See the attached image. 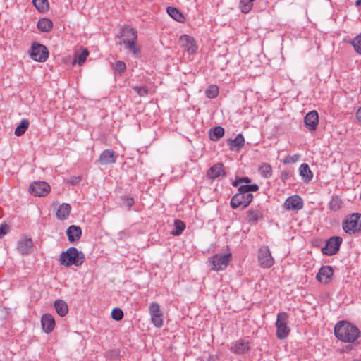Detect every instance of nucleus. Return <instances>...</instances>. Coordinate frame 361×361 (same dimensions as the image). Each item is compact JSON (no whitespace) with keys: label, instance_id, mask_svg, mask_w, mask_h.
Listing matches in <instances>:
<instances>
[{"label":"nucleus","instance_id":"f257e3e1","mask_svg":"<svg viewBox=\"0 0 361 361\" xmlns=\"http://www.w3.org/2000/svg\"><path fill=\"white\" fill-rule=\"evenodd\" d=\"M335 336L342 342L353 343L360 336V329L347 321H339L334 327Z\"/></svg>","mask_w":361,"mask_h":361},{"label":"nucleus","instance_id":"f03ea898","mask_svg":"<svg viewBox=\"0 0 361 361\" xmlns=\"http://www.w3.org/2000/svg\"><path fill=\"white\" fill-rule=\"evenodd\" d=\"M85 260V255L76 247H71L62 252L60 255L59 262L61 265L69 267L73 265L79 267Z\"/></svg>","mask_w":361,"mask_h":361},{"label":"nucleus","instance_id":"7ed1b4c3","mask_svg":"<svg viewBox=\"0 0 361 361\" xmlns=\"http://www.w3.org/2000/svg\"><path fill=\"white\" fill-rule=\"evenodd\" d=\"M120 35L123 37L122 41L119 42L120 44H123L125 47L133 54H137L140 52L139 48L135 44L137 35L135 29L126 27L121 30Z\"/></svg>","mask_w":361,"mask_h":361},{"label":"nucleus","instance_id":"20e7f679","mask_svg":"<svg viewBox=\"0 0 361 361\" xmlns=\"http://www.w3.org/2000/svg\"><path fill=\"white\" fill-rule=\"evenodd\" d=\"M343 231L348 234L361 231V214H353L342 224Z\"/></svg>","mask_w":361,"mask_h":361},{"label":"nucleus","instance_id":"39448f33","mask_svg":"<svg viewBox=\"0 0 361 361\" xmlns=\"http://www.w3.org/2000/svg\"><path fill=\"white\" fill-rule=\"evenodd\" d=\"M288 319V315L286 312H280L277 315L275 325L276 327V336L279 339L286 338L290 333V329L287 324Z\"/></svg>","mask_w":361,"mask_h":361},{"label":"nucleus","instance_id":"423d86ee","mask_svg":"<svg viewBox=\"0 0 361 361\" xmlns=\"http://www.w3.org/2000/svg\"><path fill=\"white\" fill-rule=\"evenodd\" d=\"M253 195L243 191H238L232 198L230 205L233 209H237L242 207L243 209L246 208L252 201Z\"/></svg>","mask_w":361,"mask_h":361},{"label":"nucleus","instance_id":"0eeeda50","mask_svg":"<svg viewBox=\"0 0 361 361\" xmlns=\"http://www.w3.org/2000/svg\"><path fill=\"white\" fill-rule=\"evenodd\" d=\"M231 253L217 254L210 261L212 269L215 271L224 270L231 260Z\"/></svg>","mask_w":361,"mask_h":361},{"label":"nucleus","instance_id":"6e6552de","mask_svg":"<svg viewBox=\"0 0 361 361\" xmlns=\"http://www.w3.org/2000/svg\"><path fill=\"white\" fill-rule=\"evenodd\" d=\"M343 239L339 236H333L326 240V245L322 249L324 255L331 256L336 255L340 249Z\"/></svg>","mask_w":361,"mask_h":361},{"label":"nucleus","instance_id":"1a4fd4ad","mask_svg":"<svg viewBox=\"0 0 361 361\" xmlns=\"http://www.w3.org/2000/svg\"><path fill=\"white\" fill-rule=\"evenodd\" d=\"M30 56L36 61L44 62L48 58L49 51L45 46L38 43H33Z\"/></svg>","mask_w":361,"mask_h":361},{"label":"nucleus","instance_id":"9d476101","mask_svg":"<svg viewBox=\"0 0 361 361\" xmlns=\"http://www.w3.org/2000/svg\"><path fill=\"white\" fill-rule=\"evenodd\" d=\"M49 185L44 181H35L29 186V192L36 197L46 196L50 191Z\"/></svg>","mask_w":361,"mask_h":361},{"label":"nucleus","instance_id":"9b49d317","mask_svg":"<svg viewBox=\"0 0 361 361\" xmlns=\"http://www.w3.org/2000/svg\"><path fill=\"white\" fill-rule=\"evenodd\" d=\"M258 261L260 266L263 268H270L274 264V258L272 257L270 250L267 246H263L259 248Z\"/></svg>","mask_w":361,"mask_h":361},{"label":"nucleus","instance_id":"f8f14e48","mask_svg":"<svg viewBox=\"0 0 361 361\" xmlns=\"http://www.w3.org/2000/svg\"><path fill=\"white\" fill-rule=\"evenodd\" d=\"M149 310L154 325L157 328L161 327L163 326V312L159 305L157 302H152L150 304Z\"/></svg>","mask_w":361,"mask_h":361},{"label":"nucleus","instance_id":"ddd939ff","mask_svg":"<svg viewBox=\"0 0 361 361\" xmlns=\"http://www.w3.org/2000/svg\"><path fill=\"white\" fill-rule=\"evenodd\" d=\"M303 207L302 199L298 195L288 197L284 202V207L288 210H299Z\"/></svg>","mask_w":361,"mask_h":361},{"label":"nucleus","instance_id":"4468645a","mask_svg":"<svg viewBox=\"0 0 361 361\" xmlns=\"http://www.w3.org/2000/svg\"><path fill=\"white\" fill-rule=\"evenodd\" d=\"M319 123V116L316 111L307 113L304 118L305 126L310 131L315 130Z\"/></svg>","mask_w":361,"mask_h":361},{"label":"nucleus","instance_id":"2eb2a0df","mask_svg":"<svg viewBox=\"0 0 361 361\" xmlns=\"http://www.w3.org/2000/svg\"><path fill=\"white\" fill-rule=\"evenodd\" d=\"M226 172L224 169V165L222 163H217L214 165H213L212 167H210L207 172V176L208 178L211 179L212 180L219 178L221 176H225Z\"/></svg>","mask_w":361,"mask_h":361},{"label":"nucleus","instance_id":"dca6fc26","mask_svg":"<svg viewBox=\"0 0 361 361\" xmlns=\"http://www.w3.org/2000/svg\"><path fill=\"white\" fill-rule=\"evenodd\" d=\"M333 273V269L330 266H324L317 273V279L319 282L326 284L331 281Z\"/></svg>","mask_w":361,"mask_h":361},{"label":"nucleus","instance_id":"f3484780","mask_svg":"<svg viewBox=\"0 0 361 361\" xmlns=\"http://www.w3.org/2000/svg\"><path fill=\"white\" fill-rule=\"evenodd\" d=\"M117 155L111 149H106L102 152L99 158V163L101 165H108L116 162Z\"/></svg>","mask_w":361,"mask_h":361},{"label":"nucleus","instance_id":"a211bd4d","mask_svg":"<svg viewBox=\"0 0 361 361\" xmlns=\"http://www.w3.org/2000/svg\"><path fill=\"white\" fill-rule=\"evenodd\" d=\"M41 324L43 330L47 334L51 333L55 326V320L50 314H44L41 319Z\"/></svg>","mask_w":361,"mask_h":361},{"label":"nucleus","instance_id":"6ab92c4d","mask_svg":"<svg viewBox=\"0 0 361 361\" xmlns=\"http://www.w3.org/2000/svg\"><path fill=\"white\" fill-rule=\"evenodd\" d=\"M66 234L70 243H75L79 240L82 235V229L79 226L71 225L67 231Z\"/></svg>","mask_w":361,"mask_h":361},{"label":"nucleus","instance_id":"aec40b11","mask_svg":"<svg viewBox=\"0 0 361 361\" xmlns=\"http://www.w3.org/2000/svg\"><path fill=\"white\" fill-rule=\"evenodd\" d=\"M182 46L190 53L193 54L197 50V46L192 37L183 35L180 37Z\"/></svg>","mask_w":361,"mask_h":361},{"label":"nucleus","instance_id":"412c9836","mask_svg":"<svg viewBox=\"0 0 361 361\" xmlns=\"http://www.w3.org/2000/svg\"><path fill=\"white\" fill-rule=\"evenodd\" d=\"M250 349L248 343H245L243 340H238L233 344L231 348V352L235 354H244Z\"/></svg>","mask_w":361,"mask_h":361},{"label":"nucleus","instance_id":"4be33fe9","mask_svg":"<svg viewBox=\"0 0 361 361\" xmlns=\"http://www.w3.org/2000/svg\"><path fill=\"white\" fill-rule=\"evenodd\" d=\"M71 207L68 203H63L61 205H59L56 216V218L61 221L66 220L68 219L70 212H71Z\"/></svg>","mask_w":361,"mask_h":361},{"label":"nucleus","instance_id":"5701e85b","mask_svg":"<svg viewBox=\"0 0 361 361\" xmlns=\"http://www.w3.org/2000/svg\"><path fill=\"white\" fill-rule=\"evenodd\" d=\"M32 247V241L30 238H24L18 241V249L22 255L28 254Z\"/></svg>","mask_w":361,"mask_h":361},{"label":"nucleus","instance_id":"b1692460","mask_svg":"<svg viewBox=\"0 0 361 361\" xmlns=\"http://www.w3.org/2000/svg\"><path fill=\"white\" fill-rule=\"evenodd\" d=\"M300 175L302 177L305 181L309 182L312 179L313 174L307 164H302L299 168Z\"/></svg>","mask_w":361,"mask_h":361},{"label":"nucleus","instance_id":"393cba45","mask_svg":"<svg viewBox=\"0 0 361 361\" xmlns=\"http://www.w3.org/2000/svg\"><path fill=\"white\" fill-rule=\"evenodd\" d=\"M54 307L57 314L61 317H64L68 313V305L62 300H56L54 302Z\"/></svg>","mask_w":361,"mask_h":361},{"label":"nucleus","instance_id":"a878e982","mask_svg":"<svg viewBox=\"0 0 361 361\" xmlns=\"http://www.w3.org/2000/svg\"><path fill=\"white\" fill-rule=\"evenodd\" d=\"M166 11L167 13L175 20L180 23L184 22L185 19L184 16L176 8L169 6L166 9Z\"/></svg>","mask_w":361,"mask_h":361},{"label":"nucleus","instance_id":"bb28decb","mask_svg":"<svg viewBox=\"0 0 361 361\" xmlns=\"http://www.w3.org/2000/svg\"><path fill=\"white\" fill-rule=\"evenodd\" d=\"M262 218V214L258 209H250L247 212V221L250 224H256Z\"/></svg>","mask_w":361,"mask_h":361},{"label":"nucleus","instance_id":"cd10ccee","mask_svg":"<svg viewBox=\"0 0 361 361\" xmlns=\"http://www.w3.org/2000/svg\"><path fill=\"white\" fill-rule=\"evenodd\" d=\"M37 28L42 32H49L53 27V23L48 18H42L37 23Z\"/></svg>","mask_w":361,"mask_h":361},{"label":"nucleus","instance_id":"c85d7f7f","mask_svg":"<svg viewBox=\"0 0 361 361\" xmlns=\"http://www.w3.org/2000/svg\"><path fill=\"white\" fill-rule=\"evenodd\" d=\"M224 135V129L221 126H216L209 131V137L213 141H217Z\"/></svg>","mask_w":361,"mask_h":361},{"label":"nucleus","instance_id":"c756f323","mask_svg":"<svg viewBox=\"0 0 361 361\" xmlns=\"http://www.w3.org/2000/svg\"><path fill=\"white\" fill-rule=\"evenodd\" d=\"M245 139L242 134H238L233 140H228V145L231 148L234 147L240 149L243 147Z\"/></svg>","mask_w":361,"mask_h":361},{"label":"nucleus","instance_id":"7c9ffc66","mask_svg":"<svg viewBox=\"0 0 361 361\" xmlns=\"http://www.w3.org/2000/svg\"><path fill=\"white\" fill-rule=\"evenodd\" d=\"M185 228V224L183 221L179 219H176L174 221V229L171 233L174 236L180 235Z\"/></svg>","mask_w":361,"mask_h":361},{"label":"nucleus","instance_id":"2f4dec72","mask_svg":"<svg viewBox=\"0 0 361 361\" xmlns=\"http://www.w3.org/2000/svg\"><path fill=\"white\" fill-rule=\"evenodd\" d=\"M29 126V121L27 119H23L20 123L15 129V135L16 136L23 135Z\"/></svg>","mask_w":361,"mask_h":361},{"label":"nucleus","instance_id":"473e14b6","mask_svg":"<svg viewBox=\"0 0 361 361\" xmlns=\"http://www.w3.org/2000/svg\"><path fill=\"white\" fill-rule=\"evenodd\" d=\"M342 207V200L338 196H334L329 203V208L334 212L338 211Z\"/></svg>","mask_w":361,"mask_h":361},{"label":"nucleus","instance_id":"72a5a7b5","mask_svg":"<svg viewBox=\"0 0 361 361\" xmlns=\"http://www.w3.org/2000/svg\"><path fill=\"white\" fill-rule=\"evenodd\" d=\"M33 5L39 12H45L49 8L47 0H32Z\"/></svg>","mask_w":361,"mask_h":361},{"label":"nucleus","instance_id":"f704fd0d","mask_svg":"<svg viewBox=\"0 0 361 361\" xmlns=\"http://www.w3.org/2000/svg\"><path fill=\"white\" fill-rule=\"evenodd\" d=\"M206 96L209 99L216 98L219 94V87L216 85H211L205 90Z\"/></svg>","mask_w":361,"mask_h":361},{"label":"nucleus","instance_id":"c9c22d12","mask_svg":"<svg viewBox=\"0 0 361 361\" xmlns=\"http://www.w3.org/2000/svg\"><path fill=\"white\" fill-rule=\"evenodd\" d=\"M259 172L264 178H269L272 173L271 166L269 164H263L259 168Z\"/></svg>","mask_w":361,"mask_h":361},{"label":"nucleus","instance_id":"e433bc0d","mask_svg":"<svg viewBox=\"0 0 361 361\" xmlns=\"http://www.w3.org/2000/svg\"><path fill=\"white\" fill-rule=\"evenodd\" d=\"M259 188V185L257 184L254 183L251 185H241L240 186H239L238 190L250 193V192L257 191Z\"/></svg>","mask_w":361,"mask_h":361},{"label":"nucleus","instance_id":"4c0bfd02","mask_svg":"<svg viewBox=\"0 0 361 361\" xmlns=\"http://www.w3.org/2000/svg\"><path fill=\"white\" fill-rule=\"evenodd\" d=\"M350 43L355 51L361 55V34L354 37Z\"/></svg>","mask_w":361,"mask_h":361},{"label":"nucleus","instance_id":"58836bf2","mask_svg":"<svg viewBox=\"0 0 361 361\" xmlns=\"http://www.w3.org/2000/svg\"><path fill=\"white\" fill-rule=\"evenodd\" d=\"M113 68L116 73L121 75L126 71V63L122 61H117L113 66Z\"/></svg>","mask_w":361,"mask_h":361},{"label":"nucleus","instance_id":"ea45409f","mask_svg":"<svg viewBox=\"0 0 361 361\" xmlns=\"http://www.w3.org/2000/svg\"><path fill=\"white\" fill-rule=\"evenodd\" d=\"M133 90L140 97H145L148 94V88L146 86H134Z\"/></svg>","mask_w":361,"mask_h":361},{"label":"nucleus","instance_id":"a19ab883","mask_svg":"<svg viewBox=\"0 0 361 361\" xmlns=\"http://www.w3.org/2000/svg\"><path fill=\"white\" fill-rule=\"evenodd\" d=\"M300 155L298 154H295L294 155H289L284 158L283 160V164H293L297 162L300 159Z\"/></svg>","mask_w":361,"mask_h":361},{"label":"nucleus","instance_id":"79ce46f5","mask_svg":"<svg viewBox=\"0 0 361 361\" xmlns=\"http://www.w3.org/2000/svg\"><path fill=\"white\" fill-rule=\"evenodd\" d=\"M88 55H89V51H87V49H85L77 56L78 57V63L79 66H82L85 62Z\"/></svg>","mask_w":361,"mask_h":361},{"label":"nucleus","instance_id":"37998d69","mask_svg":"<svg viewBox=\"0 0 361 361\" xmlns=\"http://www.w3.org/2000/svg\"><path fill=\"white\" fill-rule=\"evenodd\" d=\"M111 317L116 321H119L123 317V311L120 308H114L111 312Z\"/></svg>","mask_w":361,"mask_h":361},{"label":"nucleus","instance_id":"c03bdc74","mask_svg":"<svg viewBox=\"0 0 361 361\" xmlns=\"http://www.w3.org/2000/svg\"><path fill=\"white\" fill-rule=\"evenodd\" d=\"M122 200L123 206L128 209H130L135 203L134 200L132 197H122Z\"/></svg>","mask_w":361,"mask_h":361},{"label":"nucleus","instance_id":"a18cd8bd","mask_svg":"<svg viewBox=\"0 0 361 361\" xmlns=\"http://www.w3.org/2000/svg\"><path fill=\"white\" fill-rule=\"evenodd\" d=\"M9 226L4 224L0 226V239L2 238L8 231Z\"/></svg>","mask_w":361,"mask_h":361},{"label":"nucleus","instance_id":"49530a36","mask_svg":"<svg viewBox=\"0 0 361 361\" xmlns=\"http://www.w3.org/2000/svg\"><path fill=\"white\" fill-rule=\"evenodd\" d=\"M290 177V173L287 170H283L281 171L280 178L283 181H286Z\"/></svg>","mask_w":361,"mask_h":361},{"label":"nucleus","instance_id":"de8ad7c7","mask_svg":"<svg viewBox=\"0 0 361 361\" xmlns=\"http://www.w3.org/2000/svg\"><path fill=\"white\" fill-rule=\"evenodd\" d=\"M80 176H71L68 180V183H71V185H76L80 182Z\"/></svg>","mask_w":361,"mask_h":361},{"label":"nucleus","instance_id":"09e8293b","mask_svg":"<svg viewBox=\"0 0 361 361\" xmlns=\"http://www.w3.org/2000/svg\"><path fill=\"white\" fill-rule=\"evenodd\" d=\"M240 183H250L251 182V180L248 177H243L240 178Z\"/></svg>","mask_w":361,"mask_h":361},{"label":"nucleus","instance_id":"8fccbe9b","mask_svg":"<svg viewBox=\"0 0 361 361\" xmlns=\"http://www.w3.org/2000/svg\"><path fill=\"white\" fill-rule=\"evenodd\" d=\"M240 178H236L233 183H232V185L234 186V187H238L240 186Z\"/></svg>","mask_w":361,"mask_h":361},{"label":"nucleus","instance_id":"3c124183","mask_svg":"<svg viewBox=\"0 0 361 361\" xmlns=\"http://www.w3.org/2000/svg\"><path fill=\"white\" fill-rule=\"evenodd\" d=\"M356 117L359 121L361 122V107H360L356 112Z\"/></svg>","mask_w":361,"mask_h":361},{"label":"nucleus","instance_id":"603ef678","mask_svg":"<svg viewBox=\"0 0 361 361\" xmlns=\"http://www.w3.org/2000/svg\"><path fill=\"white\" fill-rule=\"evenodd\" d=\"M355 6H356L357 7H360V6H361V0H357V1H355Z\"/></svg>","mask_w":361,"mask_h":361}]
</instances>
